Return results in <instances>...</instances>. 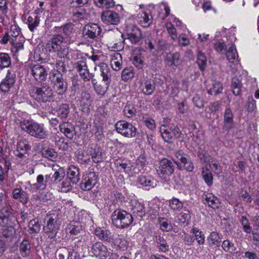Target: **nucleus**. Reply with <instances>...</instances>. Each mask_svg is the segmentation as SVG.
<instances>
[{
	"instance_id": "17",
	"label": "nucleus",
	"mask_w": 259,
	"mask_h": 259,
	"mask_svg": "<svg viewBox=\"0 0 259 259\" xmlns=\"http://www.w3.org/2000/svg\"><path fill=\"white\" fill-rule=\"evenodd\" d=\"M15 78V74L8 71L5 78L1 83V91L4 93L9 92L14 87L16 81Z\"/></svg>"
},
{
	"instance_id": "34",
	"label": "nucleus",
	"mask_w": 259,
	"mask_h": 259,
	"mask_svg": "<svg viewBox=\"0 0 259 259\" xmlns=\"http://www.w3.org/2000/svg\"><path fill=\"white\" fill-rule=\"evenodd\" d=\"M13 198L18 200L23 204H26L29 198L28 194L19 188H15L12 192Z\"/></svg>"
},
{
	"instance_id": "29",
	"label": "nucleus",
	"mask_w": 259,
	"mask_h": 259,
	"mask_svg": "<svg viewBox=\"0 0 259 259\" xmlns=\"http://www.w3.org/2000/svg\"><path fill=\"white\" fill-rule=\"evenodd\" d=\"M68 179L73 184H77L80 180V173L79 168L74 165L69 167L67 171Z\"/></svg>"
},
{
	"instance_id": "32",
	"label": "nucleus",
	"mask_w": 259,
	"mask_h": 259,
	"mask_svg": "<svg viewBox=\"0 0 259 259\" xmlns=\"http://www.w3.org/2000/svg\"><path fill=\"white\" fill-rule=\"evenodd\" d=\"M48 185H51L50 181V176L46 175L44 177L39 175L36 178V183L33 184V187L37 190H44Z\"/></svg>"
},
{
	"instance_id": "28",
	"label": "nucleus",
	"mask_w": 259,
	"mask_h": 259,
	"mask_svg": "<svg viewBox=\"0 0 259 259\" xmlns=\"http://www.w3.org/2000/svg\"><path fill=\"white\" fill-rule=\"evenodd\" d=\"M31 149V146L25 140H21L17 144L16 156L20 158H22L24 155Z\"/></svg>"
},
{
	"instance_id": "12",
	"label": "nucleus",
	"mask_w": 259,
	"mask_h": 259,
	"mask_svg": "<svg viewBox=\"0 0 259 259\" xmlns=\"http://www.w3.org/2000/svg\"><path fill=\"white\" fill-rule=\"evenodd\" d=\"M75 102L76 105L79 106L81 110L89 114L90 112V107L92 104L91 95L87 92L82 93L80 97H77L72 102Z\"/></svg>"
},
{
	"instance_id": "26",
	"label": "nucleus",
	"mask_w": 259,
	"mask_h": 259,
	"mask_svg": "<svg viewBox=\"0 0 259 259\" xmlns=\"http://www.w3.org/2000/svg\"><path fill=\"white\" fill-rule=\"evenodd\" d=\"M82 231V226L78 222H72L67 225L66 231L67 234H69L71 237H74L78 235Z\"/></svg>"
},
{
	"instance_id": "11",
	"label": "nucleus",
	"mask_w": 259,
	"mask_h": 259,
	"mask_svg": "<svg viewBox=\"0 0 259 259\" xmlns=\"http://www.w3.org/2000/svg\"><path fill=\"white\" fill-rule=\"evenodd\" d=\"M106 39L109 47L117 50L122 47L123 35L119 31H109Z\"/></svg>"
},
{
	"instance_id": "47",
	"label": "nucleus",
	"mask_w": 259,
	"mask_h": 259,
	"mask_svg": "<svg viewBox=\"0 0 259 259\" xmlns=\"http://www.w3.org/2000/svg\"><path fill=\"white\" fill-rule=\"evenodd\" d=\"M39 22V17L37 16H35L34 17L30 16L27 18L26 23L29 30L32 32L38 26Z\"/></svg>"
},
{
	"instance_id": "46",
	"label": "nucleus",
	"mask_w": 259,
	"mask_h": 259,
	"mask_svg": "<svg viewBox=\"0 0 259 259\" xmlns=\"http://www.w3.org/2000/svg\"><path fill=\"white\" fill-rule=\"evenodd\" d=\"M208 164L210 168L211 169L215 174L219 175L222 173V167L216 159L214 158H210Z\"/></svg>"
},
{
	"instance_id": "37",
	"label": "nucleus",
	"mask_w": 259,
	"mask_h": 259,
	"mask_svg": "<svg viewBox=\"0 0 259 259\" xmlns=\"http://www.w3.org/2000/svg\"><path fill=\"white\" fill-rule=\"evenodd\" d=\"M31 245L29 241L24 239L19 245L20 253L23 257H28L30 253Z\"/></svg>"
},
{
	"instance_id": "1",
	"label": "nucleus",
	"mask_w": 259,
	"mask_h": 259,
	"mask_svg": "<svg viewBox=\"0 0 259 259\" xmlns=\"http://www.w3.org/2000/svg\"><path fill=\"white\" fill-rule=\"evenodd\" d=\"M19 126L23 131L35 138L42 140L48 137V132L42 123L32 120L22 119L19 122Z\"/></svg>"
},
{
	"instance_id": "27",
	"label": "nucleus",
	"mask_w": 259,
	"mask_h": 259,
	"mask_svg": "<svg viewBox=\"0 0 259 259\" xmlns=\"http://www.w3.org/2000/svg\"><path fill=\"white\" fill-rule=\"evenodd\" d=\"M233 126V114L230 108H226L224 115L223 130L226 132H229Z\"/></svg>"
},
{
	"instance_id": "13",
	"label": "nucleus",
	"mask_w": 259,
	"mask_h": 259,
	"mask_svg": "<svg viewBox=\"0 0 259 259\" xmlns=\"http://www.w3.org/2000/svg\"><path fill=\"white\" fill-rule=\"evenodd\" d=\"M102 31L101 28L96 23L85 25L82 30V35L85 38L97 40Z\"/></svg>"
},
{
	"instance_id": "50",
	"label": "nucleus",
	"mask_w": 259,
	"mask_h": 259,
	"mask_svg": "<svg viewBox=\"0 0 259 259\" xmlns=\"http://www.w3.org/2000/svg\"><path fill=\"white\" fill-rule=\"evenodd\" d=\"M11 64V59L9 55L5 53H0V67H9Z\"/></svg>"
},
{
	"instance_id": "42",
	"label": "nucleus",
	"mask_w": 259,
	"mask_h": 259,
	"mask_svg": "<svg viewBox=\"0 0 259 259\" xmlns=\"http://www.w3.org/2000/svg\"><path fill=\"white\" fill-rule=\"evenodd\" d=\"M201 173L205 183L209 186H211L213 182V177L210 170L206 167H203L201 168Z\"/></svg>"
},
{
	"instance_id": "48",
	"label": "nucleus",
	"mask_w": 259,
	"mask_h": 259,
	"mask_svg": "<svg viewBox=\"0 0 259 259\" xmlns=\"http://www.w3.org/2000/svg\"><path fill=\"white\" fill-rule=\"evenodd\" d=\"M42 155L51 160H54L57 157V153L55 150L50 147L43 148L41 150Z\"/></svg>"
},
{
	"instance_id": "9",
	"label": "nucleus",
	"mask_w": 259,
	"mask_h": 259,
	"mask_svg": "<svg viewBox=\"0 0 259 259\" xmlns=\"http://www.w3.org/2000/svg\"><path fill=\"white\" fill-rule=\"evenodd\" d=\"M117 132L127 138L135 137L137 135V129L131 123L124 120L117 121L115 124Z\"/></svg>"
},
{
	"instance_id": "39",
	"label": "nucleus",
	"mask_w": 259,
	"mask_h": 259,
	"mask_svg": "<svg viewBox=\"0 0 259 259\" xmlns=\"http://www.w3.org/2000/svg\"><path fill=\"white\" fill-rule=\"evenodd\" d=\"M139 15L138 17L139 24L143 27H149L152 22L151 16L146 13H142Z\"/></svg>"
},
{
	"instance_id": "22",
	"label": "nucleus",
	"mask_w": 259,
	"mask_h": 259,
	"mask_svg": "<svg viewBox=\"0 0 259 259\" xmlns=\"http://www.w3.org/2000/svg\"><path fill=\"white\" fill-rule=\"evenodd\" d=\"M130 207L134 215L142 218L146 214L144 204L136 199L131 200Z\"/></svg>"
},
{
	"instance_id": "4",
	"label": "nucleus",
	"mask_w": 259,
	"mask_h": 259,
	"mask_svg": "<svg viewBox=\"0 0 259 259\" xmlns=\"http://www.w3.org/2000/svg\"><path fill=\"white\" fill-rule=\"evenodd\" d=\"M98 67L101 72L100 75L102 78V81L105 83V85H97L94 87V89L98 95L103 96L108 90L113 76L112 74V71L107 64L103 62L100 63L98 65Z\"/></svg>"
},
{
	"instance_id": "31",
	"label": "nucleus",
	"mask_w": 259,
	"mask_h": 259,
	"mask_svg": "<svg viewBox=\"0 0 259 259\" xmlns=\"http://www.w3.org/2000/svg\"><path fill=\"white\" fill-rule=\"evenodd\" d=\"M72 14V19L74 21L87 19L89 16L88 12L84 8H75L73 9Z\"/></svg>"
},
{
	"instance_id": "35",
	"label": "nucleus",
	"mask_w": 259,
	"mask_h": 259,
	"mask_svg": "<svg viewBox=\"0 0 259 259\" xmlns=\"http://www.w3.org/2000/svg\"><path fill=\"white\" fill-rule=\"evenodd\" d=\"M204 201V204H207L209 207L213 209L218 208L221 204L219 199L211 193L205 195Z\"/></svg>"
},
{
	"instance_id": "5",
	"label": "nucleus",
	"mask_w": 259,
	"mask_h": 259,
	"mask_svg": "<svg viewBox=\"0 0 259 259\" xmlns=\"http://www.w3.org/2000/svg\"><path fill=\"white\" fill-rule=\"evenodd\" d=\"M61 224L58 214L52 213L50 215H47L43 227L46 236L51 239H55Z\"/></svg>"
},
{
	"instance_id": "7",
	"label": "nucleus",
	"mask_w": 259,
	"mask_h": 259,
	"mask_svg": "<svg viewBox=\"0 0 259 259\" xmlns=\"http://www.w3.org/2000/svg\"><path fill=\"white\" fill-rule=\"evenodd\" d=\"M49 79L58 95H62L68 89V84L63 74L58 71H52L49 74Z\"/></svg>"
},
{
	"instance_id": "23",
	"label": "nucleus",
	"mask_w": 259,
	"mask_h": 259,
	"mask_svg": "<svg viewBox=\"0 0 259 259\" xmlns=\"http://www.w3.org/2000/svg\"><path fill=\"white\" fill-rule=\"evenodd\" d=\"M87 154L91 156L95 163H100L102 161L101 148L97 145H92L88 147Z\"/></svg>"
},
{
	"instance_id": "58",
	"label": "nucleus",
	"mask_w": 259,
	"mask_h": 259,
	"mask_svg": "<svg viewBox=\"0 0 259 259\" xmlns=\"http://www.w3.org/2000/svg\"><path fill=\"white\" fill-rule=\"evenodd\" d=\"M192 232L194 235L195 240H196L199 244H203L204 242L205 236L204 234L197 228H193Z\"/></svg>"
},
{
	"instance_id": "59",
	"label": "nucleus",
	"mask_w": 259,
	"mask_h": 259,
	"mask_svg": "<svg viewBox=\"0 0 259 259\" xmlns=\"http://www.w3.org/2000/svg\"><path fill=\"white\" fill-rule=\"evenodd\" d=\"M94 2L100 8L108 9L114 6L113 0H94Z\"/></svg>"
},
{
	"instance_id": "18",
	"label": "nucleus",
	"mask_w": 259,
	"mask_h": 259,
	"mask_svg": "<svg viewBox=\"0 0 259 259\" xmlns=\"http://www.w3.org/2000/svg\"><path fill=\"white\" fill-rule=\"evenodd\" d=\"M127 36L133 44H138L142 38V33L140 29L135 25L128 26L127 28Z\"/></svg>"
},
{
	"instance_id": "33",
	"label": "nucleus",
	"mask_w": 259,
	"mask_h": 259,
	"mask_svg": "<svg viewBox=\"0 0 259 259\" xmlns=\"http://www.w3.org/2000/svg\"><path fill=\"white\" fill-rule=\"evenodd\" d=\"M137 182L140 185L146 187H154L156 186V181L151 177L140 175L137 178Z\"/></svg>"
},
{
	"instance_id": "44",
	"label": "nucleus",
	"mask_w": 259,
	"mask_h": 259,
	"mask_svg": "<svg viewBox=\"0 0 259 259\" xmlns=\"http://www.w3.org/2000/svg\"><path fill=\"white\" fill-rule=\"evenodd\" d=\"M67 254H68L67 259H72V252L71 249L63 247L56 251V256L57 259H65Z\"/></svg>"
},
{
	"instance_id": "25",
	"label": "nucleus",
	"mask_w": 259,
	"mask_h": 259,
	"mask_svg": "<svg viewBox=\"0 0 259 259\" xmlns=\"http://www.w3.org/2000/svg\"><path fill=\"white\" fill-rule=\"evenodd\" d=\"M140 87L144 94L151 95L155 90V83L153 79H146L141 83Z\"/></svg>"
},
{
	"instance_id": "49",
	"label": "nucleus",
	"mask_w": 259,
	"mask_h": 259,
	"mask_svg": "<svg viewBox=\"0 0 259 259\" xmlns=\"http://www.w3.org/2000/svg\"><path fill=\"white\" fill-rule=\"evenodd\" d=\"M112 242H113L114 245L117 246L120 250L123 251L127 249L128 245L127 241L125 239L119 236L115 239H113Z\"/></svg>"
},
{
	"instance_id": "64",
	"label": "nucleus",
	"mask_w": 259,
	"mask_h": 259,
	"mask_svg": "<svg viewBox=\"0 0 259 259\" xmlns=\"http://www.w3.org/2000/svg\"><path fill=\"white\" fill-rule=\"evenodd\" d=\"M14 229L12 227H4L0 230L1 237L11 238L14 234Z\"/></svg>"
},
{
	"instance_id": "41",
	"label": "nucleus",
	"mask_w": 259,
	"mask_h": 259,
	"mask_svg": "<svg viewBox=\"0 0 259 259\" xmlns=\"http://www.w3.org/2000/svg\"><path fill=\"white\" fill-rule=\"evenodd\" d=\"M228 60L231 63H236L238 61V55L235 46L234 45L229 48L226 53Z\"/></svg>"
},
{
	"instance_id": "53",
	"label": "nucleus",
	"mask_w": 259,
	"mask_h": 259,
	"mask_svg": "<svg viewBox=\"0 0 259 259\" xmlns=\"http://www.w3.org/2000/svg\"><path fill=\"white\" fill-rule=\"evenodd\" d=\"M223 89L222 84L219 81H215L212 84V88L207 91V93L210 95H217L222 92Z\"/></svg>"
},
{
	"instance_id": "52",
	"label": "nucleus",
	"mask_w": 259,
	"mask_h": 259,
	"mask_svg": "<svg viewBox=\"0 0 259 259\" xmlns=\"http://www.w3.org/2000/svg\"><path fill=\"white\" fill-rule=\"evenodd\" d=\"M241 87L242 84L241 83L240 81L238 78L236 77L232 78L231 88L232 89L233 93L235 96L239 95L241 92Z\"/></svg>"
},
{
	"instance_id": "62",
	"label": "nucleus",
	"mask_w": 259,
	"mask_h": 259,
	"mask_svg": "<svg viewBox=\"0 0 259 259\" xmlns=\"http://www.w3.org/2000/svg\"><path fill=\"white\" fill-rule=\"evenodd\" d=\"M222 247L225 251L230 253H234L236 249L234 244L229 240H224L222 243Z\"/></svg>"
},
{
	"instance_id": "16",
	"label": "nucleus",
	"mask_w": 259,
	"mask_h": 259,
	"mask_svg": "<svg viewBox=\"0 0 259 259\" xmlns=\"http://www.w3.org/2000/svg\"><path fill=\"white\" fill-rule=\"evenodd\" d=\"M31 72L35 80L38 82L45 80L48 75V71L43 66L39 64L32 65L31 67Z\"/></svg>"
},
{
	"instance_id": "14",
	"label": "nucleus",
	"mask_w": 259,
	"mask_h": 259,
	"mask_svg": "<svg viewBox=\"0 0 259 259\" xmlns=\"http://www.w3.org/2000/svg\"><path fill=\"white\" fill-rule=\"evenodd\" d=\"M98 180V175L94 171H90L80 183V189L83 191L91 190L96 185Z\"/></svg>"
},
{
	"instance_id": "40",
	"label": "nucleus",
	"mask_w": 259,
	"mask_h": 259,
	"mask_svg": "<svg viewBox=\"0 0 259 259\" xmlns=\"http://www.w3.org/2000/svg\"><path fill=\"white\" fill-rule=\"evenodd\" d=\"M28 232L31 234L38 233L40 230V224L38 219L35 218L31 220L28 224Z\"/></svg>"
},
{
	"instance_id": "2",
	"label": "nucleus",
	"mask_w": 259,
	"mask_h": 259,
	"mask_svg": "<svg viewBox=\"0 0 259 259\" xmlns=\"http://www.w3.org/2000/svg\"><path fill=\"white\" fill-rule=\"evenodd\" d=\"M47 46L51 48L50 51L57 53L61 59H69V49L65 39L61 34H55L48 42Z\"/></svg>"
},
{
	"instance_id": "30",
	"label": "nucleus",
	"mask_w": 259,
	"mask_h": 259,
	"mask_svg": "<svg viewBox=\"0 0 259 259\" xmlns=\"http://www.w3.org/2000/svg\"><path fill=\"white\" fill-rule=\"evenodd\" d=\"M48 175L50 176V181L51 185L58 184L63 180L65 173L63 168L58 167L53 174H50Z\"/></svg>"
},
{
	"instance_id": "24",
	"label": "nucleus",
	"mask_w": 259,
	"mask_h": 259,
	"mask_svg": "<svg viewBox=\"0 0 259 259\" xmlns=\"http://www.w3.org/2000/svg\"><path fill=\"white\" fill-rule=\"evenodd\" d=\"M148 48L151 50H155L157 52L165 50L167 49V45L164 40L158 39L157 41L156 40L154 41L148 38L145 40Z\"/></svg>"
},
{
	"instance_id": "45",
	"label": "nucleus",
	"mask_w": 259,
	"mask_h": 259,
	"mask_svg": "<svg viewBox=\"0 0 259 259\" xmlns=\"http://www.w3.org/2000/svg\"><path fill=\"white\" fill-rule=\"evenodd\" d=\"M158 222L161 230L168 232L172 229L173 226L169 221L164 217H159Z\"/></svg>"
},
{
	"instance_id": "36",
	"label": "nucleus",
	"mask_w": 259,
	"mask_h": 259,
	"mask_svg": "<svg viewBox=\"0 0 259 259\" xmlns=\"http://www.w3.org/2000/svg\"><path fill=\"white\" fill-rule=\"evenodd\" d=\"M165 60L170 66H178L181 63L180 55L179 53H169L166 54Z\"/></svg>"
},
{
	"instance_id": "51",
	"label": "nucleus",
	"mask_w": 259,
	"mask_h": 259,
	"mask_svg": "<svg viewBox=\"0 0 259 259\" xmlns=\"http://www.w3.org/2000/svg\"><path fill=\"white\" fill-rule=\"evenodd\" d=\"M175 156L178 159V161H175V163L179 167V169H181V164L182 162L186 160V159L189 156V155L182 150H178L175 152Z\"/></svg>"
},
{
	"instance_id": "43",
	"label": "nucleus",
	"mask_w": 259,
	"mask_h": 259,
	"mask_svg": "<svg viewBox=\"0 0 259 259\" xmlns=\"http://www.w3.org/2000/svg\"><path fill=\"white\" fill-rule=\"evenodd\" d=\"M156 242L158 244V248L161 251L165 252L169 250V245L163 236H156Z\"/></svg>"
},
{
	"instance_id": "10",
	"label": "nucleus",
	"mask_w": 259,
	"mask_h": 259,
	"mask_svg": "<svg viewBox=\"0 0 259 259\" xmlns=\"http://www.w3.org/2000/svg\"><path fill=\"white\" fill-rule=\"evenodd\" d=\"M156 170L157 174L160 177L166 179L174 174L175 165L170 160L167 158H163L159 161V165Z\"/></svg>"
},
{
	"instance_id": "54",
	"label": "nucleus",
	"mask_w": 259,
	"mask_h": 259,
	"mask_svg": "<svg viewBox=\"0 0 259 259\" xmlns=\"http://www.w3.org/2000/svg\"><path fill=\"white\" fill-rule=\"evenodd\" d=\"M115 56V58L111 60L110 65L113 70L118 71L122 67L121 57V55L118 53L116 54Z\"/></svg>"
},
{
	"instance_id": "8",
	"label": "nucleus",
	"mask_w": 259,
	"mask_h": 259,
	"mask_svg": "<svg viewBox=\"0 0 259 259\" xmlns=\"http://www.w3.org/2000/svg\"><path fill=\"white\" fill-rule=\"evenodd\" d=\"M95 240V237L91 235L79 236L77 238V240L74 242V246L71 249L72 253H81L84 252Z\"/></svg>"
},
{
	"instance_id": "3",
	"label": "nucleus",
	"mask_w": 259,
	"mask_h": 259,
	"mask_svg": "<svg viewBox=\"0 0 259 259\" xmlns=\"http://www.w3.org/2000/svg\"><path fill=\"white\" fill-rule=\"evenodd\" d=\"M30 96L39 103L50 102L53 99V92L48 84L43 83L40 87L33 86L29 91Z\"/></svg>"
},
{
	"instance_id": "21",
	"label": "nucleus",
	"mask_w": 259,
	"mask_h": 259,
	"mask_svg": "<svg viewBox=\"0 0 259 259\" xmlns=\"http://www.w3.org/2000/svg\"><path fill=\"white\" fill-rule=\"evenodd\" d=\"M94 233L98 239L103 242L108 243L112 242L113 237L111 231L103 227H98L95 231Z\"/></svg>"
},
{
	"instance_id": "55",
	"label": "nucleus",
	"mask_w": 259,
	"mask_h": 259,
	"mask_svg": "<svg viewBox=\"0 0 259 259\" xmlns=\"http://www.w3.org/2000/svg\"><path fill=\"white\" fill-rule=\"evenodd\" d=\"M169 206L173 210H180L183 207V203L178 198H172L168 201Z\"/></svg>"
},
{
	"instance_id": "56",
	"label": "nucleus",
	"mask_w": 259,
	"mask_h": 259,
	"mask_svg": "<svg viewBox=\"0 0 259 259\" xmlns=\"http://www.w3.org/2000/svg\"><path fill=\"white\" fill-rule=\"evenodd\" d=\"M12 47L11 48V52L14 56L17 57L19 53L21 52L24 49L23 44L21 42H14L13 40V43L11 44Z\"/></svg>"
},
{
	"instance_id": "15",
	"label": "nucleus",
	"mask_w": 259,
	"mask_h": 259,
	"mask_svg": "<svg viewBox=\"0 0 259 259\" xmlns=\"http://www.w3.org/2000/svg\"><path fill=\"white\" fill-rule=\"evenodd\" d=\"M91 252L93 255L99 257L100 259H106L111 254L108 251L107 247L100 242H94L92 244Z\"/></svg>"
},
{
	"instance_id": "61",
	"label": "nucleus",
	"mask_w": 259,
	"mask_h": 259,
	"mask_svg": "<svg viewBox=\"0 0 259 259\" xmlns=\"http://www.w3.org/2000/svg\"><path fill=\"white\" fill-rule=\"evenodd\" d=\"M208 243L210 246L217 244L221 242L219 234L217 232H212L210 233L207 239Z\"/></svg>"
},
{
	"instance_id": "63",
	"label": "nucleus",
	"mask_w": 259,
	"mask_h": 259,
	"mask_svg": "<svg viewBox=\"0 0 259 259\" xmlns=\"http://www.w3.org/2000/svg\"><path fill=\"white\" fill-rule=\"evenodd\" d=\"M183 168L187 171L191 172L194 168L193 162L190 157H188L181 164V168Z\"/></svg>"
},
{
	"instance_id": "38",
	"label": "nucleus",
	"mask_w": 259,
	"mask_h": 259,
	"mask_svg": "<svg viewBox=\"0 0 259 259\" xmlns=\"http://www.w3.org/2000/svg\"><path fill=\"white\" fill-rule=\"evenodd\" d=\"M160 131L161 133L162 138L165 142L170 143L171 142V140L174 138V135H172V132L169 126L163 125L161 126Z\"/></svg>"
},
{
	"instance_id": "60",
	"label": "nucleus",
	"mask_w": 259,
	"mask_h": 259,
	"mask_svg": "<svg viewBox=\"0 0 259 259\" xmlns=\"http://www.w3.org/2000/svg\"><path fill=\"white\" fill-rule=\"evenodd\" d=\"M74 25L72 23H68L63 25L61 28L63 33L66 37H69L74 32Z\"/></svg>"
},
{
	"instance_id": "6",
	"label": "nucleus",
	"mask_w": 259,
	"mask_h": 259,
	"mask_svg": "<svg viewBox=\"0 0 259 259\" xmlns=\"http://www.w3.org/2000/svg\"><path fill=\"white\" fill-rule=\"evenodd\" d=\"M112 222L114 226L119 229L128 227L133 222L132 215L121 209H116L111 215Z\"/></svg>"
},
{
	"instance_id": "20",
	"label": "nucleus",
	"mask_w": 259,
	"mask_h": 259,
	"mask_svg": "<svg viewBox=\"0 0 259 259\" xmlns=\"http://www.w3.org/2000/svg\"><path fill=\"white\" fill-rule=\"evenodd\" d=\"M102 21L108 25H117L119 22L118 14L112 11H106L102 13L101 16Z\"/></svg>"
},
{
	"instance_id": "19",
	"label": "nucleus",
	"mask_w": 259,
	"mask_h": 259,
	"mask_svg": "<svg viewBox=\"0 0 259 259\" xmlns=\"http://www.w3.org/2000/svg\"><path fill=\"white\" fill-rule=\"evenodd\" d=\"M60 132L67 138L72 140L76 136V131L74 126L70 122H63L59 125Z\"/></svg>"
},
{
	"instance_id": "57",
	"label": "nucleus",
	"mask_w": 259,
	"mask_h": 259,
	"mask_svg": "<svg viewBox=\"0 0 259 259\" xmlns=\"http://www.w3.org/2000/svg\"><path fill=\"white\" fill-rule=\"evenodd\" d=\"M134 69L132 67L124 68L121 73V79L125 81L131 79L134 77Z\"/></svg>"
}]
</instances>
